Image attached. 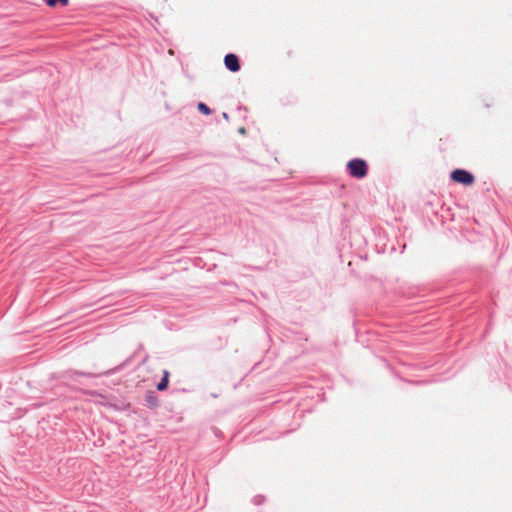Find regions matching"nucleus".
Returning a JSON list of instances; mask_svg holds the SVG:
<instances>
[{
    "instance_id": "nucleus-1",
    "label": "nucleus",
    "mask_w": 512,
    "mask_h": 512,
    "mask_svg": "<svg viewBox=\"0 0 512 512\" xmlns=\"http://www.w3.org/2000/svg\"><path fill=\"white\" fill-rule=\"evenodd\" d=\"M347 170L350 176L361 179L367 175L368 166L363 159L355 158L347 163Z\"/></svg>"
},
{
    "instance_id": "nucleus-2",
    "label": "nucleus",
    "mask_w": 512,
    "mask_h": 512,
    "mask_svg": "<svg viewBox=\"0 0 512 512\" xmlns=\"http://www.w3.org/2000/svg\"><path fill=\"white\" fill-rule=\"evenodd\" d=\"M451 178L455 182L464 184V185H471L473 184L475 178L474 176L467 170L464 169H456L451 173Z\"/></svg>"
},
{
    "instance_id": "nucleus-3",
    "label": "nucleus",
    "mask_w": 512,
    "mask_h": 512,
    "mask_svg": "<svg viewBox=\"0 0 512 512\" xmlns=\"http://www.w3.org/2000/svg\"><path fill=\"white\" fill-rule=\"evenodd\" d=\"M225 66L231 72H237L240 70L239 59L235 54H227L224 58Z\"/></svg>"
},
{
    "instance_id": "nucleus-4",
    "label": "nucleus",
    "mask_w": 512,
    "mask_h": 512,
    "mask_svg": "<svg viewBox=\"0 0 512 512\" xmlns=\"http://www.w3.org/2000/svg\"><path fill=\"white\" fill-rule=\"evenodd\" d=\"M168 378H169V373H168V371H164L162 379H161V380H160V382L157 384V389H158L159 391H163V390H165V389L167 388V386H168V382H169Z\"/></svg>"
},
{
    "instance_id": "nucleus-5",
    "label": "nucleus",
    "mask_w": 512,
    "mask_h": 512,
    "mask_svg": "<svg viewBox=\"0 0 512 512\" xmlns=\"http://www.w3.org/2000/svg\"><path fill=\"white\" fill-rule=\"evenodd\" d=\"M197 108L201 113H203L205 115L211 114V109L203 102H199L197 105Z\"/></svg>"
},
{
    "instance_id": "nucleus-6",
    "label": "nucleus",
    "mask_w": 512,
    "mask_h": 512,
    "mask_svg": "<svg viewBox=\"0 0 512 512\" xmlns=\"http://www.w3.org/2000/svg\"><path fill=\"white\" fill-rule=\"evenodd\" d=\"M46 4L50 7H55L57 4L65 6L68 4V0H46Z\"/></svg>"
},
{
    "instance_id": "nucleus-7",
    "label": "nucleus",
    "mask_w": 512,
    "mask_h": 512,
    "mask_svg": "<svg viewBox=\"0 0 512 512\" xmlns=\"http://www.w3.org/2000/svg\"><path fill=\"white\" fill-rule=\"evenodd\" d=\"M223 117H224V118H226V119H228V114L224 112V113H223Z\"/></svg>"
},
{
    "instance_id": "nucleus-8",
    "label": "nucleus",
    "mask_w": 512,
    "mask_h": 512,
    "mask_svg": "<svg viewBox=\"0 0 512 512\" xmlns=\"http://www.w3.org/2000/svg\"><path fill=\"white\" fill-rule=\"evenodd\" d=\"M239 132H240V133H244V132H245V129H244V128H240V129H239Z\"/></svg>"
}]
</instances>
